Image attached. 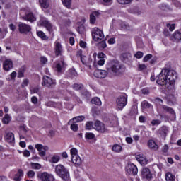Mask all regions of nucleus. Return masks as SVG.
<instances>
[{"label": "nucleus", "instance_id": "f257e3e1", "mask_svg": "<svg viewBox=\"0 0 181 181\" xmlns=\"http://www.w3.org/2000/svg\"><path fill=\"white\" fill-rule=\"evenodd\" d=\"M176 76V72L175 71L163 69L159 75L156 76V80L159 86H165V87H168V84L169 86L175 84Z\"/></svg>", "mask_w": 181, "mask_h": 181}, {"label": "nucleus", "instance_id": "f03ea898", "mask_svg": "<svg viewBox=\"0 0 181 181\" xmlns=\"http://www.w3.org/2000/svg\"><path fill=\"white\" fill-rule=\"evenodd\" d=\"M55 173L57 176L61 177L62 180H70V173H69V170L62 164L57 165L55 167Z\"/></svg>", "mask_w": 181, "mask_h": 181}, {"label": "nucleus", "instance_id": "7ed1b4c3", "mask_svg": "<svg viewBox=\"0 0 181 181\" xmlns=\"http://www.w3.org/2000/svg\"><path fill=\"white\" fill-rule=\"evenodd\" d=\"M107 71L109 73H113V74H121L124 71V66L119 62H113L108 65Z\"/></svg>", "mask_w": 181, "mask_h": 181}, {"label": "nucleus", "instance_id": "20e7f679", "mask_svg": "<svg viewBox=\"0 0 181 181\" xmlns=\"http://www.w3.org/2000/svg\"><path fill=\"white\" fill-rule=\"evenodd\" d=\"M91 35L95 42H100L104 39V33L97 27L92 28Z\"/></svg>", "mask_w": 181, "mask_h": 181}, {"label": "nucleus", "instance_id": "39448f33", "mask_svg": "<svg viewBox=\"0 0 181 181\" xmlns=\"http://www.w3.org/2000/svg\"><path fill=\"white\" fill-rule=\"evenodd\" d=\"M128 103L127 95H120L116 99V107L119 111H122Z\"/></svg>", "mask_w": 181, "mask_h": 181}, {"label": "nucleus", "instance_id": "423d86ee", "mask_svg": "<svg viewBox=\"0 0 181 181\" xmlns=\"http://www.w3.org/2000/svg\"><path fill=\"white\" fill-rule=\"evenodd\" d=\"M54 52L57 57L63 54V46H62V43L59 40H57L54 43Z\"/></svg>", "mask_w": 181, "mask_h": 181}, {"label": "nucleus", "instance_id": "0eeeda50", "mask_svg": "<svg viewBox=\"0 0 181 181\" xmlns=\"http://www.w3.org/2000/svg\"><path fill=\"white\" fill-rule=\"evenodd\" d=\"M38 25L40 26H45L47 30L53 35V25H52V23L49 22L47 19L42 18L38 22Z\"/></svg>", "mask_w": 181, "mask_h": 181}, {"label": "nucleus", "instance_id": "6e6552de", "mask_svg": "<svg viewBox=\"0 0 181 181\" xmlns=\"http://www.w3.org/2000/svg\"><path fill=\"white\" fill-rule=\"evenodd\" d=\"M141 177L146 181H151L153 179V175L151 173V170L148 168H144L141 170Z\"/></svg>", "mask_w": 181, "mask_h": 181}, {"label": "nucleus", "instance_id": "1a4fd4ad", "mask_svg": "<svg viewBox=\"0 0 181 181\" xmlns=\"http://www.w3.org/2000/svg\"><path fill=\"white\" fill-rule=\"evenodd\" d=\"M42 86H45L46 87H49V88H53L54 86H56V81L52 78L45 76L43 77V81L42 82Z\"/></svg>", "mask_w": 181, "mask_h": 181}, {"label": "nucleus", "instance_id": "9d476101", "mask_svg": "<svg viewBox=\"0 0 181 181\" xmlns=\"http://www.w3.org/2000/svg\"><path fill=\"white\" fill-rule=\"evenodd\" d=\"M39 179L41 181H54L56 179L52 174H49L47 172H44L37 175Z\"/></svg>", "mask_w": 181, "mask_h": 181}, {"label": "nucleus", "instance_id": "9b49d317", "mask_svg": "<svg viewBox=\"0 0 181 181\" xmlns=\"http://www.w3.org/2000/svg\"><path fill=\"white\" fill-rule=\"evenodd\" d=\"M126 172L128 173V175L135 176V175L138 174V167L133 163L128 164L126 166Z\"/></svg>", "mask_w": 181, "mask_h": 181}, {"label": "nucleus", "instance_id": "f8f14e48", "mask_svg": "<svg viewBox=\"0 0 181 181\" xmlns=\"http://www.w3.org/2000/svg\"><path fill=\"white\" fill-rule=\"evenodd\" d=\"M94 129L96 131H98V132H102L103 134H104V132H107V131H108L107 129V128L105 127V125L104 124V123H103L98 120H97L95 122Z\"/></svg>", "mask_w": 181, "mask_h": 181}, {"label": "nucleus", "instance_id": "ddd939ff", "mask_svg": "<svg viewBox=\"0 0 181 181\" xmlns=\"http://www.w3.org/2000/svg\"><path fill=\"white\" fill-rule=\"evenodd\" d=\"M35 148L38 151L40 156H46V151H49V147L45 146L40 144H36Z\"/></svg>", "mask_w": 181, "mask_h": 181}, {"label": "nucleus", "instance_id": "4468645a", "mask_svg": "<svg viewBox=\"0 0 181 181\" xmlns=\"http://www.w3.org/2000/svg\"><path fill=\"white\" fill-rule=\"evenodd\" d=\"M18 28L20 33H28V32L32 30L30 25L23 23H21L18 25Z\"/></svg>", "mask_w": 181, "mask_h": 181}, {"label": "nucleus", "instance_id": "2eb2a0df", "mask_svg": "<svg viewBox=\"0 0 181 181\" xmlns=\"http://www.w3.org/2000/svg\"><path fill=\"white\" fill-rule=\"evenodd\" d=\"M93 74L97 78H105L108 73L105 70L96 69Z\"/></svg>", "mask_w": 181, "mask_h": 181}, {"label": "nucleus", "instance_id": "dca6fc26", "mask_svg": "<svg viewBox=\"0 0 181 181\" xmlns=\"http://www.w3.org/2000/svg\"><path fill=\"white\" fill-rule=\"evenodd\" d=\"M3 69L5 71H9L11 69H13V62L12 60L7 59L3 62Z\"/></svg>", "mask_w": 181, "mask_h": 181}, {"label": "nucleus", "instance_id": "f3484780", "mask_svg": "<svg viewBox=\"0 0 181 181\" xmlns=\"http://www.w3.org/2000/svg\"><path fill=\"white\" fill-rule=\"evenodd\" d=\"M168 132L169 129L166 126H163L158 131V134L163 139L166 138V135H168Z\"/></svg>", "mask_w": 181, "mask_h": 181}, {"label": "nucleus", "instance_id": "a211bd4d", "mask_svg": "<svg viewBox=\"0 0 181 181\" xmlns=\"http://www.w3.org/2000/svg\"><path fill=\"white\" fill-rule=\"evenodd\" d=\"M66 63H64V60H62L61 62H57L55 64V68L57 71H58V73H62V71H63V70H64V68L66 67Z\"/></svg>", "mask_w": 181, "mask_h": 181}, {"label": "nucleus", "instance_id": "6ab92c4d", "mask_svg": "<svg viewBox=\"0 0 181 181\" xmlns=\"http://www.w3.org/2000/svg\"><path fill=\"white\" fill-rule=\"evenodd\" d=\"M136 159L139 162V163H141V165L148 164V159H146V157L142 154L136 156Z\"/></svg>", "mask_w": 181, "mask_h": 181}, {"label": "nucleus", "instance_id": "aec40b11", "mask_svg": "<svg viewBox=\"0 0 181 181\" xmlns=\"http://www.w3.org/2000/svg\"><path fill=\"white\" fill-rule=\"evenodd\" d=\"M81 60L83 64L88 66L89 69H91V64L93 63V59L91 58H88L87 57H81Z\"/></svg>", "mask_w": 181, "mask_h": 181}, {"label": "nucleus", "instance_id": "412c9836", "mask_svg": "<svg viewBox=\"0 0 181 181\" xmlns=\"http://www.w3.org/2000/svg\"><path fill=\"white\" fill-rule=\"evenodd\" d=\"M173 42H179L181 40V33L179 30L175 31L173 36L170 37Z\"/></svg>", "mask_w": 181, "mask_h": 181}, {"label": "nucleus", "instance_id": "4be33fe9", "mask_svg": "<svg viewBox=\"0 0 181 181\" xmlns=\"http://www.w3.org/2000/svg\"><path fill=\"white\" fill-rule=\"evenodd\" d=\"M142 110H152L153 106L147 100H143L141 103Z\"/></svg>", "mask_w": 181, "mask_h": 181}, {"label": "nucleus", "instance_id": "5701e85b", "mask_svg": "<svg viewBox=\"0 0 181 181\" xmlns=\"http://www.w3.org/2000/svg\"><path fill=\"white\" fill-rule=\"evenodd\" d=\"M5 139L8 144H13L15 142V135L12 132L7 133Z\"/></svg>", "mask_w": 181, "mask_h": 181}, {"label": "nucleus", "instance_id": "b1692460", "mask_svg": "<svg viewBox=\"0 0 181 181\" xmlns=\"http://www.w3.org/2000/svg\"><path fill=\"white\" fill-rule=\"evenodd\" d=\"M39 2L42 9H47L50 6V0H39Z\"/></svg>", "mask_w": 181, "mask_h": 181}, {"label": "nucleus", "instance_id": "393cba45", "mask_svg": "<svg viewBox=\"0 0 181 181\" xmlns=\"http://www.w3.org/2000/svg\"><path fill=\"white\" fill-rule=\"evenodd\" d=\"M86 117L83 115L75 117L71 120H69L68 124H73V122H81V121H84Z\"/></svg>", "mask_w": 181, "mask_h": 181}, {"label": "nucleus", "instance_id": "a878e982", "mask_svg": "<svg viewBox=\"0 0 181 181\" xmlns=\"http://www.w3.org/2000/svg\"><path fill=\"white\" fill-rule=\"evenodd\" d=\"M98 16H100V13L98 11L92 13V14L90 15V23L94 25V23H95V19L98 18Z\"/></svg>", "mask_w": 181, "mask_h": 181}, {"label": "nucleus", "instance_id": "bb28decb", "mask_svg": "<svg viewBox=\"0 0 181 181\" xmlns=\"http://www.w3.org/2000/svg\"><path fill=\"white\" fill-rule=\"evenodd\" d=\"M131 59H132V55L129 52L123 53L122 54V60L124 62V63H127Z\"/></svg>", "mask_w": 181, "mask_h": 181}, {"label": "nucleus", "instance_id": "cd10ccee", "mask_svg": "<svg viewBox=\"0 0 181 181\" xmlns=\"http://www.w3.org/2000/svg\"><path fill=\"white\" fill-rule=\"evenodd\" d=\"M72 163L76 165V166H81L82 162L81 158L78 156H75L71 158Z\"/></svg>", "mask_w": 181, "mask_h": 181}, {"label": "nucleus", "instance_id": "c85d7f7f", "mask_svg": "<svg viewBox=\"0 0 181 181\" xmlns=\"http://www.w3.org/2000/svg\"><path fill=\"white\" fill-rule=\"evenodd\" d=\"M23 19L25 21H28L29 22H35V21H36V17L33 14V13H28L25 15Z\"/></svg>", "mask_w": 181, "mask_h": 181}, {"label": "nucleus", "instance_id": "c756f323", "mask_svg": "<svg viewBox=\"0 0 181 181\" xmlns=\"http://www.w3.org/2000/svg\"><path fill=\"white\" fill-rule=\"evenodd\" d=\"M165 180L166 181H176V177L172 174L170 172L165 173Z\"/></svg>", "mask_w": 181, "mask_h": 181}, {"label": "nucleus", "instance_id": "7c9ffc66", "mask_svg": "<svg viewBox=\"0 0 181 181\" xmlns=\"http://www.w3.org/2000/svg\"><path fill=\"white\" fill-rule=\"evenodd\" d=\"M22 177H23V170L19 169L18 173L15 175L14 180L21 181Z\"/></svg>", "mask_w": 181, "mask_h": 181}, {"label": "nucleus", "instance_id": "2f4dec72", "mask_svg": "<svg viewBox=\"0 0 181 181\" xmlns=\"http://www.w3.org/2000/svg\"><path fill=\"white\" fill-rule=\"evenodd\" d=\"M148 146L151 149H153V151H158V145L153 140H149L148 141Z\"/></svg>", "mask_w": 181, "mask_h": 181}, {"label": "nucleus", "instance_id": "473e14b6", "mask_svg": "<svg viewBox=\"0 0 181 181\" xmlns=\"http://www.w3.org/2000/svg\"><path fill=\"white\" fill-rule=\"evenodd\" d=\"M112 151L116 152V153H119V152L122 151V146L119 144H115L112 148Z\"/></svg>", "mask_w": 181, "mask_h": 181}, {"label": "nucleus", "instance_id": "72a5a7b5", "mask_svg": "<svg viewBox=\"0 0 181 181\" xmlns=\"http://www.w3.org/2000/svg\"><path fill=\"white\" fill-rule=\"evenodd\" d=\"M73 0H62V4L64 6L67 8V9H70L71 8V1Z\"/></svg>", "mask_w": 181, "mask_h": 181}, {"label": "nucleus", "instance_id": "f704fd0d", "mask_svg": "<svg viewBox=\"0 0 181 181\" xmlns=\"http://www.w3.org/2000/svg\"><path fill=\"white\" fill-rule=\"evenodd\" d=\"M2 122L5 125H8V124H9V122H11V116L8 114L5 115V116L4 117V118L2 119Z\"/></svg>", "mask_w": 181, "mask_h": 181}, {"label": "nucleus", "instance_id": "c9c22d12", "mask_svg": "<svg viewBox=\"0 0 181 181\" xmlns=\"http://www.w3.org/2000/svg\"><path fill=\"white\" fill-rule=\"evenodd\" d=\"M105 60L104 59H100L98 61V64H95V62L93 63V67L95 69H98V66H104Z\"/></svg>", "mask_w": 181, "mask_h": 181}, {"label": "nucleus", "instance_id": "e433bc0d", "mask_svg": "<svg viewBox=\"0 0 181 181\" xmlns=\"http://www.w3.org/2000/svg\"><path fill=\"white\" fill-rule=\"evenodd\" d=\"M37 35L38 37H40V39H42V40H47V37L46 36V34L43 33V31H37Z\"/></svg>", "mask_w": 181, "mask_h": 181}, {"label": "nucleus", "instance_id": "4c0bfd02", "mask_svg": "<svg viewBox=\"0 0 181 181\" xmlns=\"http://www.w3.org/2000/svg\"><path fill=\"white\" fill-rule=\"evenodd\" d=\"M93 117H97V115H100V110H98V107H93L91 110Z\"/></svg>", "mask_w": 181, "mask_h": 181}, {"label": "nucleus", "instance_id": "58836bf2", "mask_svg": "<svg viewBox=\"0 0 181 181\" xmlns=\"http://www.w3.org/2000/svg\"><path fill=\"white\" fill-rule=\"evenodd\" d=\"M91 103L95 104V105H101V100L99 98H93L91 100Z\"/></svg>", "mask_w": 181, "mask_h": 181}, {"label": "nucleus", "instance_id": "ea45409f", "mask_svg": "<svg viewBox=\"0 0 181 181\" xmlns=\"http://www.w3.org/2000/svg\"><path fill=\"white\" fill-rule=\"evenodd\" d=\"M70 152H71V158H73V156H78V151L76 148H71Z\"/></svg>", "mask_w": 181, "mask_h": 181}, {"label": "nucleus", "instance_id": "a19ab883", "mask_svg": "<svg viewBox=\"0 0 181 181\" xmlns=\"http://www.w3.org/2000/svg\"><path fill=\"white\" fill-rule=\"evenodd\" d=\"M163 108L165 111L169 112L170 114H175V111L173 110V109H172V107H169L168 106H163Z\"/></svg>", "mask_w": 181, "mask_h": 181}, {"label": "nucleus", "instance_id": "79ce46f5", "mask_svg": "<svg viewBox=\"0 0 181 181\" xmlns=\"http://www.w3.org/2000/svg\"><path fill=\"white\" fill-rule=\"evenodd\" d=\"M59 160H60V156H54L51 158V162L52 163H57V162H59Z\"/></svg>", "mask_w": 181, "mask_h": 181}, {"label": "nucleus", "instance_id": "37998d69", "mask_svg": "<svg viewBox=\"0 0 181 181\" xmlns=\"http://www.w3.org/2000/svg\"><path fill=\"white\" fill-rule=\"evenodd\" d=\"M32 169H41L42 165L37 163H31Z\"/></svg>", "mask_w": 181, "mask_h": 181}, {"label": "nucleus", "instance_id": "c03bdc74", "mask_svg": "<svg viewBox=\"0 0 181 181\" xmlns=\"http://www.w3.org/2000/svg\"><path fill=\"white\" fill-rule=\"evenodd\" d=\"M161 122H162L159 119H153L151 122V125H153V127H155V126L160 125Z\"/></svg>", "mask_w": 181, "mask_h": 181}, {"label": "nucleus", "instance_id": "a18cd8bd", "mask_svg": "<svg viewBox=\"0 0 181 181\" xmlns=\"http://www.w3.org/2000/svg\"><path fill=\"white\" fill-rule=\"evenodd\" d=\"M85 136L86 139H94V138H95V135L93 133H86Z\"/></svg>", "mask_w": 181, "mask_h": 181}, {"label": "nucleus", "instance_id": "49530a36", "mask_svg": "<svg viewBox=\"0 0 181 181\" xmlns=\"http://www.w3.org/2000/svg\"><path fill=\"white\" fill-rule=\"evenodd\" d=\"M73 88L74 90H81V88H83V85L78 84V83H74L73 85Z\"/></svg>", "mask_w": 181, "mask_h": 181}, {"label": "nucleus", "instance_id": "de8ad7c7", "mask_svg": "<svg viewBox=\"0 0 181 181\" xmlns=\"http://www.w3.org/2000/svg\"><path fill=\"white\" fill-rule=\"evenodd\" d=\"M35 171L33 170H29L28 173H27V176L28 177H30V179H33V177H35Z\"/></svg>", "mask_w": 181, "mask_h": 181}, {"label": "nucleus", "instance_id": "09e8293b", "mask_svg": "<svg viewBox=\"0 0 181 181\" xmlns=\"http://www.w3.org/2000/svg\"><path fill=\"white\" fill-rule=\"evenodd\" d=\"M132 0H117V2L119 4H121L122 5H125L128 4H131Z\"/></svg>", "mask_w": 181, "mask_h": 181}, {"label": "nucleus", "instance_id": "8fccbe9b", "mask_svg": "<svg viewBox=\"0 0 181 181\" xmlns=\"http://www.w3.org/2000/svg\"><path fill=\"white\" fill-rule=\"evenodd\" d=\"M134 57H136V59H142V57H144V53H142L141 51H139L134 54Z\"/></svg>", "mask_w": 181, "mask_h": 181}, {"label": "nucleus", "instance_id": "3c124183", "mask_svg": "<svg viewBox=\"0 0 181 181\" xmlns=\"http://www.w3.org/2000/svg\"><path fill=\"white\" fill-rule=\"evenodd\" d=\"M71 129L74 132L78 131V125L77 124H72L71 125Z\"/></svg>", "mask_w": 181, "mask_h": 181}, {"label": "nucleus", "instance_id": "603ef678", "mask_svg": "<svg viewBox=\"0 0 181 181\" xmlns=\"http://www.w3.org/2000/svg\"><path fill=\"white\" fill-rule=\"evenodd\" d=\"M93 128V122H87L86 124V129H91Z\"/></svg>", "mask_w": 181, "mask_h": 181}, {"label": "nucleus", "instance_id": "864d4df0", "mask_svg": "<svg viewBox=\"0 0 181 181\" xmlns=\"http://www.w3.org/2000/svg\"><path fill=\"white\" fill-rule=\"evenodd\" d=\"M31 94H37L39 93V88H30Z\"/></svg>", "mask_w": 181, "mask_h": 181}, {"label": "nucleus", "instance_id": "5fc2aeb1", "mask_svg": "<svg viewBox=\"0 0 181 181\" xmlns=\"http://www.w3.org/2000/svg\"><path fill=\"white\" fill-rule=\"evenodd\" d=\"M167 28H169V30H170V32H173V30H175V24L168 23Z\"/></svg>", "mask_w": 181, "mask_h": 181}, {"label": "nucleus", "instance_id": "6e6d98bb", "mask_svg": "<svg viewBox=\"0 0 181 181\" xmlns=\"http://www.w3.org/2000/svg\"><path fill=\"white\" fill-rule=\"evenodd\" d=\"M70 73H71V76L72 77H76L77 76V72L76 71V69H70Z\"/></svg>", "mask_w": 181, "mask_h": 181}, {"label": "nucleus", "instance_id": "4d7b16f0", "mask_svg": "<svg viewBox=\"0 0 181 181\" xmlns=\"http://www.w3.org/2000/svg\"><path fill=\"white\" fill-rule=\"evenodd\" d=\"M149 59H152V54H148L146 56L144 57V62H148V60H149Z\"/></svg>", "mask_w": 181, "mask_h": 181}, {"label": "nucleus", "instance_id": "13d9d810", "mask_svg": "<svg viewBox=\"0 0 181 181\" xmlns=\"http://www.w3.org/2000/svg\"><path fill=\"white\" fill-rule=\"evenodd\" d=\"M23 153L26 158H29V156H30V152L28 150H25Z\"/></svg>", "mask_w": 181, "mask_h": 181}, {"label": "nucleus", "instance_id": "bf43d9fd", "mask_svg": "<svg viewBox=\"0 0 181 181\" xmlns=\"http://www.w3.org/2000/svg\"><path fill=\"white\" fill-rule=\"evenodd\" d=\"M160 9H162V11H168V9H169V8H168V6H166L165 4H161L160 6Z\"/></svg>", "mask_w": 181, "mask_h": 181}, {"label": "nucleus", "instance_id": "052dcab7", "mask_svg": "<svg viewBox=\"0 0 181 181\" xmlns=\"http://www.w3.org/2000/svg\"><path fill=\"white\" fill-rule=\"evenodd\" d=\"M100 46L103 48V49H105V47H107V43H105V41H102L100 42Z\"/></svg>", "mask_w": 181, "mask_h": 181}, {"label": "nucleus", "instance_id": "680f3d73", "mask_svg": "<svg viewBox=\"0 0 181 181\" xmlns=\"http://www.w3.org/2000/svg\"><path fill=\"white\" fill-rule=\"evenodd\" d=\"M141 93H142V94H144V95H147V94H149V89H148V88H143L142 90H141Z\"/></svg>", "mask_w": 181, "mask_h": 181}, {"label": "nucleus", "instance_id": "e2e57ef3", "mask_svg": "<svg viewBox=\"0 0 181 181\" xmlns=\"http://www.w3.org/2000/svg\"><path fill=\"white\" fill-rule=\"evenodd\" d=\"M31 101H32L33 104H37V98L36 96L32 97Z\"/></svg>", "mask_w": 181, "mask_h": 181}, {"label": "nucleus", "instance_id": "0e129e2a", "mask_svg": "<svg viewBox=\"0 0 181 181\" xmlns=\"http://www.w3.org/2000/svg\"><path fill=\"white\" fill-rule=\"evenodd\" d=\"M145 69H146V66L145 64L139 65V70H140V71H142V70H145Z\"/></svg>", "mask_w": 181, "mask_h": 181}, {"label": "nucleus", "instance_id": "69168bd1", "mask_svg": "<svg viewBox=\"0 0 181 181\" xmlns=\"http://www.w3.org/2000/svg\"><path fill=\"white\" fill-rule=\"evenodd\" d=\"M108 43H109V45H114V43H115V38L112 37V38L109 39Z\"/></svg>", "mask_w": 181, "mask_h": 181}, {"label": "nucleus", "instance_id": "338daca9", "mask_svg": "<svg viewBox=\"0 0 181 181\" xmlns=\"http://www.w3.org/2000/svg\"><path fill=\"white\" fill-rule=\"evenodd\" d=\"M98 59H104L105 57V54H104L103 52H100L98 54Z\"/></svg>", "mask_w": 181, "mask_h": 181}, {"label": "nucleus", "instance_id": "774afa93", "mask_svg": "<svg viewBox=\"0 0 181 181\" xmlns=\"http://www.w3.org/2000/svg\"><path fill=\"white\" fill-rule=\"evenodd\" d=\"M126 142H127V144H132V142H134V140L131 137H127Z\"/></svg>", "mask_w": 181, "mask_h": 181}]
</instances>
